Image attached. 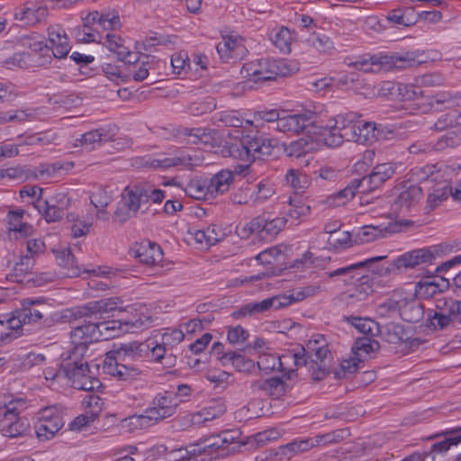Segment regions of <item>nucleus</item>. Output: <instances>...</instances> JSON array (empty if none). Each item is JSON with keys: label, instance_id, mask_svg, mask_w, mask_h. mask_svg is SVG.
Masks as SVG:
<instances>
[{"label": "nucleus", "instance_id": "obj_1", "mask_svg": "<svg viewBox=\"0 0 461 461\" xmlns=\"http://www.w3.org/2000/svg\"><path fill=\"white\" fill-rule=\"evenodd\" d=\"M122 299L119 296L104 298L89 302L82 306L72 309V316L75 319H84L81 325H78L70 332L72 343L87 346L92 342L100 341V333L97 328V320H101L104 313L122 309L120 306Z\"/></svg>", "mask_w": 461, "mask_h": 461}, {"label": "nucleus", "instance_id": "obj_2", "mask_svg": "<svg viewBox=\"0 0 461 461\" xmlns=\"http://www.w3.org/2000/svg\"><path fill=\"white\" fill-rule=\"evenodd\" d=\"M148 349V345L137 341L121 343L109 352L110 356H107L104 360V368L108 374L118 379L131 382L140 375L141 371L136 365H126L124 362L139 360L142 353Z\"/></svg>", "mask_w": 461, "mask_h": 461}, {"label": "nucleus", "instance_id": "obj_3", "mask_svg": "<svg viewBox=\"0 0 461 461\" xmlns=\"http://www.w3.org/2000/svg\"><path fill=\"white\" fill-rule=\"evenodd\" d=\"M429 438L438 440L432 444L429 451L414 452L405 456L404 461H442L448 452L461 461V426L447 429Z\"/></svg>", "mask_w": 461, "mask_h": 461}, {"label": "nucleus", "instance_id": "obj_4", "mask_svg": "<svg viewBox=\"0 0 461 461\" xmlns=\"http://www.w3.org/2000/svg\"><path fill=\"white\" fill-rule=\"evenodd\" d=\"M278 140L263 135L244 136L236 143L230 147L231 156L246 162H255L256 160H266L275 155L277 149Z\"/></svg>", "mask_w": 461, "mask_h": 461}, {"label": "nucleus", "instance_id": "obj_5", "mask_svg": "<svg viewBox=\"0 0 461 461\" xmlns=\"http://www.w3.org/2000/svg\"><path fill=\"white\" fill-rule=\"evenodd\" d=\"M44 312H48L44 299L26 298L22 301V308L13 312L10 318L6 319L8 332H1L3 340L11 341L21 336L23 325L36 322L44 318Z\"/></svg>", "mask_w": 461, "mask_h": 461}, {"label": "nucleus", "instance_id": "obj_6", "mask_svg": "<svg viewBox=\"0 0 461 461\" xmlns=\"http://www.w3.org/2000/svg\"><path fill=\"white\" fill-rule=\"evenodd\" d=\"M183 401L177 399V395H174V393L165 392L164 394H158L153 399V406L148 408L145 414L131 416L124 421H129V424L133 425L134 429L149 427L152 420L158 422L173 416Z\"/></svg>", "mask_w": 461, "mask_h": 461}, {"label": "nucleus", "instance_id": "obj_7", "mask_svg": "<svg viewBox=\"0 0 461 461\" xmlns=\"http://www.w3.org/2000/svg\"><path fill=\"white\" fill-rule=\"evenodd\" d=\"M294 71L295 68L285 59H261L244 64L240 72L244 77L258 83L288 77Z\"/></svg>", "mask_w": 461, "mask_h": 461}, {"label": "nucleus", "instance_id": "obj_8", "mask_svg": "<svg viewBox=\"0 0 461 461\" xmlns=\"http://www.w3.org/2000/svg\"><path fill=\"white\" fill-rule=\"evenodd\" d=\"M420 64L414 52H393L390 55H373L368 59L357 60L349 64L365 72L380 70L389 71L393 68L403 69Z\"/></svg>", "mask_w": 461, "mask_h": 461}, {"label": "nucleus", "instance_id": "obj_9", "mask_svg": "<svg viewBox=\"0 0 461 461\" xmlns=\"http://www.w3.org/2000/svg\"><path fill=\"white\" fill-rule=\"evenodd\" d=\"M62 374L63 377L71 383V386L77 390L91 392L102 386V383L91 371L88 363H80L78 366L72 368L71 371Z\"/></svg>", "mask_w": 461, "mask_h": 461}, {"label": "nucleus", "instance_id": "obj_10", "mask_svg": "<svg viewBox=\"0 0 461 461\" xmlns=\"http://www.w3.org/2000/svg\"><path fill=\"white\" fill-rule=\"evenodd\" d=\"M276 130L288 134L305 133L315 134L318 125L305 113H296L283 116L278 120Z\"/></svg>", "mask_w": 461, "mask_h": 461}, {"label": "nucleus", "instance_id": "obj_11", "mask_svg": "<svg viewBox=\"0 0 461 461\" xmlns=\"http://www.w3.org/2000/svg\"><path fill=\"white\" fill-rule=\"evenodd\" d=\"M249 388L254 394H263L272 399H280L292 388V385L284 378L273 376L267 379L252 381Z\"/></svg>", "mask_w": 461, "mask_h": 461}, {"label": "nucleus", "instance_id": "obj_12", "mask_svg": "<svg viewBox=\"0 0 461 461\" xmlns=\"http://www.w3.org/2000/svg\"><path fill=\"white\" fill-rule=\"evenodd\" d=\"M384 258L385 257L383 256L370 258L361 262L339 267L333 271H329L326 274L328 277L331 279L335 277H341V281L345 285H354L355 280H357V278L361 274L359 271L363 270L366 267H369L375 262L380 261Z\"/></svg>", "mask_w": 461, "mask_h": 461}, {"label": "nucleus", "instance_id": "obj_13", "mask_svg": "<svg viewBox=\"0 0 461 461\" xmlns=\"http://www.w3.org/2000/svg\"><path fill=\"white\" fill-rule=\"evenodd\" d=\"M433 259L428 248L413 249L403 253L392 263V268L401 270L402 268H415L423 264H431Z\"/></svg>", "mask_w": 461, "mask_h": 461}, {"label": "nucleus", "instance_id": "obj_14", "mask_svg": "<svg viewBox=\"0 0 461 461\" xmlns=\"http://www.w3.org/2000/svg\"><path fill=\"white\" fill-rule=\"evenodd\" d=\"M422 197V189L418 185H404L395 198L393 206L402 212L410 211L416 206Z\"/></svg>", "mask_w": 461, "mask_h": 461}, {"label": "nucleus", "instance_id": "obj_15", "mask_svg": "<svg viewBox=\"0 0 461 461\" xmlns=\"http://www.w3.org/2000/svg\"><path fill=\"white\" fill-rule=\"evenodd\" d=\"M456 168L452 166H443L438 167V165H425L422 167H415L411 169V177L418 182L430 180L437 182L449 173H455Z\"/></svg>", "mask_w": 461, "mask_h": 461}, {"label": "nucleus", "instance_id": "obj_16", "mask_svg": "<svg viewBox=\"0 0 461 461\" xmlns=\"http://www.w3.org/2000/svg\"><path fill=\"white\" fill-rule=\"evenodd\" d=\"M48 7L37 3H26L24 7L14 14V19L24 25H34L41 23L48 16Z\"/></svg>", "mask_w": 461, "mask_h": 461}, {"label": "nucleus", "instance_id": "obj_17", "mask_svg": "<svg viewBox=\"0 0 461 461\" xmlns=\"http://www.w3.org/2000/svg\"><path fill=\"white\" fill-rule=\"evenodd\" d=\"M285 218L269 219L259 216L250 221L249 230L251 232H258L262 238L274 237L285 227Z\"/></svg>", "mask_w": 461, "mask_h": 461}, {"label": "nucleus", "instance_id": "obj_18", "mask_svg": "<svg viewBox=\"0 0 461 461\" xmlns=\"http://www.w3.org/2000/svg\"><path fill=\"white\" fill-rule=\"evenodd\" d=\"M361 114L357 113H340L334 117L333 126L343 134L348 141H352L357 136V128Z\"/></svg>", "mask_w": 461, "mask_h": 461}, {"label": "nucleus", "instance_id": "obj_19", "mask_svg": "<svg viewBox=\"0 0 461 461\" xmlns=\"http://www.w3.org/2000/svg\"><path fill=\"white\" fill-rule=\"evenodd\" d=\"M63 425L62 418L59 415L46 416L43 414L35 426V431L41 440H47L52 438Z\"/></svg>", "mask_w": 461, "mask_h": 461}, {"label": "nucleus", "instance_id": "obj_20", "mask_svg": "<svg viewBox=\"0 0 461 461\" xmlns=\"http://www.w3.org/2000/svg\"><path fill=\"white\" fill-rule=\"evenodd\" d=\"M74 347L69 349L67 353H63L61 356L60 363V374L71 371L72 368L78 366L80 363H88L85 360V355L88 349L87 346H82L77 343H73Z\"/></svg>", "mask_w": 461, "mask_h": 461}, {"label": "nucleus", "instance_id": "obj_21", "mask_svg": "<svg viewBox=\"0 0 461 461\" xmlns=\"http://www.w3.org/2000/svg\"><path fill=\"white\" fill-rule=\"evenodd\" d=\"M423 304L415 298L408 299L402 295L401 319L406 322L417 323L423 319Z\"/></svg>", "mask_w": 461, "mask_h": 461}, {"label": "nucleus", "instance_id": "obj_22", "mask_svg": "<svg viewBox=\"0 0 461 461\" xmlns=\"http://www.w3.org/2000/svg\"><path fill=\"white\" fill-rule=\"evenodd\" d=\"M122 304L123 303L120 305L122 309H117V311L131 313V316H126L124 318L120 319L124 332H134L135 330L143 329L145 326H147L150 320L149 317L138 312V311L133 307H123ZM114 311H116V309Z\"/></svg>", "mask_w": 461, "mask_h": 461}, {"label": "nucleus", "instance_id": "obj_23", "mask_svg": "<svg viewBox=\"0 0 461 461\" xmlns=\"http://www.w3.org/2000/svg\"><path fill=\"white\" fill-rule=\"evenodd\" d=\"M429 104L436 111L450 110L456 113V108L461 107V95L458 93L440 92L432 97Z\"/></svg>", "mask_w": 461, "mask_h": 461}, {"label": "nucleus", "instance_id": "obj_24", "mask_svg": "<svg viewBox=\"0 0 461 461\" xmlns=\"http://www.w3.org/2000/svg\"><path fill=\"white\" fill-rule=\"evenodd\" d=\"M312 138H315V141H321L326 146L330 148H336L340 146L346 140L343 134L338 131L333 125L321 127L318 125V131L315 134H312Z\"/></svg>", "mask_w": 461, "mask_h": 461}, {"label": "nucleus", "instance_id": "obj_25", "mask_svg": "<svg viewBox=\"0 0 461 461\" xmlns=\"http://www.w3.org/2000/svg\"><path fill=\"white\" fill-rule=\"evenodd\" d=\"M147 197L146 187L144 186L126 187L121 201L137 214L140 205L147 203Z\"/></svg>", "mask_w": 461, "mask_h": 461}, {"label": "nucleus", "instance_id": "obj_26", "mask_svg": "<svg viewBox=\"0 0 461 461\" xmlns=\"http://www.w3.org/2000/svg\"><path fill=\"white\" fill-rule=\"evenodd\" d=\"M9 423L1 429L2 435L8 438H19L27 435L30 431V423L25 417H20L16 411L12 420H5Z\"/></svg>", "mask_w": 461, "mask_h": 461}, {"label": "nucleus", "instance_id": "obj_27", "mask_svg": "<svg viewBox=\"0 0 461 461\" xmlns=\"http://www.w3.org/2000/svg\"><path fill=\"white\" fill-rule=\"evenodd\" d=\"M316 146L315 138L312 135L306 134L305 137L300 138L297 140L292 141L285 146V151L289 157L300 158L308 152L313 150Z\"/></svg>", "mask_w": 461, "mask_h": 461}, {"label": "nucleus", "instance_id": "obj_28", "mask_svg": "<svg viewBox=\"0 0 461 461\" xmlns=\"http://www.w3.org/2000/svg\"><path fill=\"white\" fill-rule=\"evenodd\" d=\"M134 257L140 262L150 266L159 263L163 258L160 247L155 243L140 245V247L135 250Z\"/></svg>", "mask_w": 461, "mask_h": 461}, {"label": "nucleus", "instance_id": "obj_29", "mask_svg": "<svg viewBox=\"0 0 461 461\" xmlns=\"http://www.w3.org/2000/svg\"><path fill=\"white\" fill-rule=\"evenodd\" d=\"M449 184L446 179H439L435 182L434 185L429 188L427 198V207L433 210L438 207L443 201L448 198Z\"/></svg>", "mask_w": 461, "mask_h": 461}, {"label": "nucleus", "instance_id": "obj_30", "mask_svg": "<svg viewBox=\"0 0 461 461\" xmlns=\"http://www.w3.org/2000/svg\"><path fill=\"white\" fill-rule=\"evenodd\" d=\"M151 452L158 455H165L167 461H197L195 458L196 449L188 450L187 448H175L167 452V447L159 445L150 449Z\"/></svg>", "mask_w": 461, "mask_h": 461}, {"label": "nucleus", "instance_id": "obj_31", "mask_svg": "<svg viewBox=\"0 0 461 461\" xmlns=\"http://www.w3.org/2000/svg\"><path fill=\"white\" fill-rule=\"evenodd\" d=\"M234 176L230 170H221L215 174L209 183V190L211 196L214 194H223L230 189V185L233 183Z\"/></svg>", "mask_w": 461, "mask_h": 461}, {"label": "nucleus", "instance_id": "obj_32", "mask_svg": "<svg viewBox=\"0 0 461 461\" xmlns=\"http://www.w3.org/2000/svg\"><path fill=\"white\" fill-rule=\"evenodd\" d=\"M308 355H312L314 361H323V359H330L331 353L326 344L323 336L319 335L318 339H310L304 348Z\"/></svg>", "mask_w": 461, "mask_h": 461}, {"label": "nucleus", "instance_id": "obj_33", "mask_svg": "<svg viewBox=\"0 0 461 461\" xmlns=\"http://www.w3.org/2000/svg\"><path fill=\"white\" fill-rule=\"evenodd\" d=\"M402 294H394L387 298L376 308V312L380 318H394L401 315Z\"/></svg>", "mask_w": 461, "mask_h": 461}, {"label": "nucleus", "instance_id": "obj_34", "mask_svg": "<svg viewBox=\"0 0 461 461\" xmlns=\"http://www.w3.org/2000/svg\"><path fill=\"white\" fill-rule=\"evenodd\" d=\"M191 158L189 156H174V157H167L161 158H153L146 161L145 165L147 167L158 169H167L172 167H186L191 165L190 163Z\"/></svg>", "mask_w": 461, "mask_h": 461}, {"label": "nucleus", "instance_id": "obj_35", "mask_svg": "<svg viewBox=\"0 0 461 461\" xmlns=\"http://www.w3.org/2000/svg\"><path fill=\"white\" fill-rule=\"evenodd\" d=\"M34 207L41 213L48 222L58 221L64 215L63 207L58 204H50L49 201L38 197L34 202Z\"/></svg>", "mask_w": 461, "mask_h": 461}, {"label": "nucleus", "instance_id": "obj_36", "mask_svg": "<svg viewBox=\"0 0 461 461\" xmlns=\"http://www.w3.org/2000/svg\"><path fill=\"white\" fill-rule=\"evenodd\" d=\"M430 279L431 277H427L426 280L418 282L415 287L416 294L425 298H429L438 292H443L449 287V281L447 278H440L439 285H433L430 282Z\"/></svg>", "mask_w": 461, "mask_h": 461}, {"label": "nucleus", "instance_id": "obj_37", "mask_svg": "<svg viewBox=\"0 0 461 461\" xmlns=\"http://www.w3.org/2000/svg\"><path fill=\"white\" fill-rule=\"evenodd\" d=\"M311 448H312V442L310 441L309 438H305L298 441L294 440L286 445L281 446L272 455L279 456L280 458L284 456L290 458L294 454L304 452L310 450Z\"/></svg>", "mask_w": 461, "mask_h": 461}, {"label": "nucleus", "instance_id": "obj_38", "mask_svg": "<svg viewBox=\"0 0 461 461\" xmlns=\"http://www.w3.org/2000/svg\"><path fill=\"white\" fill-rule=\"evenodd\" d=\"M98 332L100 333V341L108 340L124 333L120 320H111L106 321H96Z\"/></svg>", "mask_w": 461, "mask_h": 461}, {"label": "nucleus", "instance_id": "obj_39", "mask_svg": "<svg viewBox=\"0 0 461 461\" xmlns=\"http://www.w3.org/2000/svg\"><path fill=\"white\" fill-rule=\"evenodd\" d=\"M377 124L373 122H363L359 121L358 127L357 128L356 139L352 141L360 144L373 143L375 141Z\"/></svg>", "mask_w": 461, "mask_h": 461}, {"label": "nucleus", "instance_id": "obj_40", "mask_svg": "<svg viewBox=\"0 0 461 461\" xmlns=\"http://www.w3.org/2000/svg\"><path fill=\"white\" fill-rule=\"evenodd\" d=\"M388 343L398 344L404 340V327L399 323L389 322L383 326L378 332Z\"/></svg>", "mask_w": 461, "mask_h": 461}, {"label": "nucleus", "instance_id": "obj_41", "mask_svg": "<svg viewBox=\"0 0 461 461\" xmlns=\"http://www.w3.org/2000/svg\"><path fill=\"white\" fill-rule=\"evenodd\" d=\"M461 143V124L455 125L451 130L438 140L434 144L436 150H443L447 148H454Z\"/></svg>", "mask_w": 461, "mask_h": 461}, {"label": "nucleus", "instance_id": "obj_42", "mask_svg": "<svg viewBox=\"0 0 461 461\" xmlns=\"http://www.w3.org/2000/svg\"><path fill=\"white\" fill-rule=\"evenodd\" d=\"M395 174V167L392 163H383L376 165L368 175L373 181V185L378 188L386 180L390 179Z\"/></svg>", "mask_w": 461, "mask_h": 461}, {"label": "nucleus", "instance_id": "obj_43", "mask_svg": "<svg viewBox=\"0 0 461 461\" xmlns=\"http://www.w3.org/2000/svg\"><path fill=\"white\" fill-rule=\"evenodd\" d=\"M346 320L365 335L373 337L380 331L379 324L371 319L349 316L346 317Z\"/></svg>", "mask_w": 461, "mask_h": 461}, {"label": "nucleus", "instance_id": "obj_44", "mask_svg": "<svg viewBox=\"0 0 461 461\" xmlns=\"http://www.w3.org/2000/svg\"><path fill=\"white\" fill-rule=\"evenodd\" d=\"M225 411V407L222 404L213 402L212 405L205 407L194 414L192 421L193 423H204L221 416Z\"/></svg>", "mask_w": 461, "mask_h": 461}, {"label": "nucleus", "instance_id": "obj_45", "mask_svg": "<svg viewBox=\"0 0 461 461\" xmlns=\"http://www.w3.org/2000/svg\"><path fill=\"white\" fill-rule=\"evenodd\" d=\"M355 282H357V284H356L354 292L350 294V297L363 301L374 292L373 279L369 276L360 274Z\"/></svg>", "mask_w": 461, "mask_h": 461}, {"label": "nucleus", "instance_id": "obj_46", "mask_svg": "<svg viewBox=\"0 0 461 461\" xmlns=\"http://www.w3.org/2000/svg\"><path fill=\"white\" fill-rule=\"evenodd\" d=\"M221 358L230 362L239 372H250L255 367L253 360L234 351L226 352Z\"/></svg>", "mask_w": 461, "mask_h": 461}, {"label": "nucleus", "instance_id": "obj_47", "mask_svg": "<svg viewBox=\"0 0 461 461\" xmlns=\"http://www.w3.org/2000/svg\"><path fill=\"white\" fill-rule=\"evenodd\" d=\"M272 301L269 298L264 299L261 302L249 303L243 305L234 314L239 317H245L247 315H254L256 313L265 312L272 308Z\"/></svg>", "mask_w": 461, "mask_h": 461}, {"label": "nucleus", "instance_id": "obj_48", "mask_svg": "<svg viewBox=\"0 0 461 461\" xmlns=\"http://www.w3.org/2000/svg\"><path fill=\"white\" fill-rule=\"evenodd\" d=\"M379 348V342L369 337H362L357 339L352 348L355 355H357L359 357L362 356V353L368 355L369 353L378 351Z\"/></svg>", "mask_w": 461, "mask_h": 461}, {"label": "nucleus", "instance_id": "obj_49", "mask_svg": "<svg viewBox=\"0 0 461 461\" xmlns=\"http://www.w3.org/2000/svg\"><path fill=\"white\" fill-rule=\"evenodd\" d=\"M326 232L330 233L328 244L334 249H342L350 247L352 244L351 234L348 231H334L326 228Z\"/></svg>", "mask_w": 461, "mask_h": 461}, {"label": "nucleus", "instance_id": "obj_50", "mask_svg": "<svg viewBox=\"0 0 461 461\" xmlns=\"http://www.w3.org/2000/svg\"><path fill=\"white\" fill-rule=\"evenodd\" d=\"M271 40L281 52L289 53L291 51L292 33L288 28L282 27Z\"/></svg>", "mask_w": 461, "mask_h": 461}, {"label": "nucleus", "instance_id": "obj_51", "mask_svg": "<svg viewBox=\"0 0 461 461\" xmlns=\"http://www.w3.org/2000/svg\"><path fill=\"white\" fill-rule=\"evenodd\" d=\"M160 65H165V62L158 61L156 64H152L149 60H142L140 64L138 63V66L135 68H132L130 73L135 81H143L144 79L149 78V72L155 70L156 66L159 68Z\"/></svg>", "mask_w": 461, "mask_h": 461}, {"label": "nucleus", "instance_id": "obj_52", "mask_svg": "<svg viewBox=\"0 0 461 461\" xmlns=\"http://www.w3.org/2000/svg\"><path fill=\"white\" fill-rule=\"evenodd\" d=\"M185 194L196 200H207L211 197L209 185L201 184L200 182H191L185 188Z\"/></svg>", "mask_w": 461, "mask_h": 461}, {"label": "nucleus", "instance_id": "obj_53", "mask_svg": "<svg viewBox=\"0 0 461 461\" xmlns=\"http://www.w3.org/2000/svg\"><path fill=\"white\" fill-rule=\"evenodd\" d=\"M237 47V41L230 36L223 37L222 41L216 45V50L220 56V59L227 62L231 57L232 52Z\"/></svg>", "mask_w": 461, "mask_h": 461}, {"label": "nucleus", "instance_id": "obj_54", "mask_svg": "<svg viewBox=\"0 0 461 461\" xmlns=\"http://www.w3.org/2000/svg\"><path fill=\"white\" fill-rule=\"evenodd\" d=\"M382 234V230L377 227L369 225L362 227L355 236L356 243H368L378 239Z\"/></svg>", "mask_w": 461, "mask_h": 461}, {"label": "nucleus", "instance_id": "obj_55", "mask_svg": "<svg viewBox=\"0 0 461 461\" xmlns=\"http://www.w3.org/2000/svg\"><path fill=\"white\" fill-rule=\"evenodd\" d=\"M50 50H52L53 56L58 59H66L70 50V45L66 33H62L60 41H49Z\"/></svg>", "mask_w": 461, "mask_h": 461}, {"label": "nucleus", "instance_id": "obj_56", "mask_svg": "<svg viewBox=\"0 0 461 461\" xmlns=\"http://www.w3.org/2000/svg\"><path fill=\"white\" fill-rule=\"evenodd\" d=\"M113 198L104 186H98L91 193L90 202L97 209L106 207Z\"/></svg>", "mask_w": 461, "mask_h": 461}, {"label": "nucleus", "instance_id": "obj_57", "mask_svg": "<svg viewBox=\"0 0 461 461\" xmlns=\"http://www.w3.org/2000/svg\"><path fill=\"white\" fill-rule=\"evenodd\" d=\"M285 180L295 192H302L308 185L307 176L297 170L290 169L285 175Z\"/></svg>", "mask_w": 461, "mask_h": 461}, {"label": "nucleus", "instance_id": "obj_58", "mask_svg": "<svg viewBox=\"0 0 461 461\" xmlns=\"http://www.w3.org/2000/svg\"><path fill=\"white\" fill-rule=\"evenodd\" d=\"M402 133L394 127H388L383 124H377L375 141L378 140H393L402 139Z\"/></svg>", "mask_w": 461, "mask_h": 461}, {"label": "nucleus", "instance_id": "obj_59", "mask_svg": "<svg viewBox=\"0 0 461 461\" xmlns=\"http://www.w3.org/2000/svg\"><path fill=\"white\" fill-rule=\"evenodd\" d=\"M257 366L259 370L265 372L273 371L276 368L280 371L284 370L282 358H276V357L271 355H265L263 357H260V359L257 362Z\"/></svg>", "mask_w": 461, "mask_h": 461}, {"label": "nucleus", "instance_id": "obj_60", "mask_svg": "<svg viewBox=\"0 0 461 461\" xmlns=\"http://www.w3.org/2000/svg\"><path fill=\"white\" fill-rule=\"evenodd\" d=\"M218 121L226 127L240 128L243 125V118L237 111H225L219 114Z\"/></svg>", "mask_w": 461, "mask_h": 461}, {"label": "nucleus", "instance_id": "obj_61", "mask_svg": "<svg viewBox=\"0 0 461 461\" xmlns=\"http://www.w3.org/2000/svg\"><path fill=\"white\" fill-rule=\"evenodd\" d=\"M53 252L55 253V258L59 266L68 269L77 267L76 258L71 253L70 249H63Z\"/></svg>", "mask_w": 461, "mask_h": 461}, {"label": "nucleus", "instance_id": "obj_62", "mask_svg": "<svg viewBox=\"0 0 461 461\" xmlns=\"http://www.w3.org/2000/svg\"><path fill=\"white\" fill-rule=\"evenodd\" d=\"M307 42L321 52H326L333 49L332 41L324 34H313L307 40Z\"/></svg>", "mask_w": 461, "mask_h": 461}, {"label": "nucleus", "instance_id": "obj_63", "mask_svg": "<svg viewBox=\"0 0 461 461\" xmlns=\"http://www.w3.org/2000/svg\"><path fill=\"white\" fill-rule=\"evenodd\" d=\"M281 437L280 431L276 429H269L261 432H258L252 436L253 441L256 444V447H259L270 441L276 440Z\"/></svg>", "mask_w": 461, "mask_h": 461}, {"label": "nucleus", "instance_id": "obj_64", "mask_svg": "<svg viewBox=\"0 0 461 461\" xmlns=\"http://www.w3.org/2000/svg\"><path fill=\"white\" fill-rule=\"evenodd\" d=\"M457 124H461V122L457 120L456 115L452 113H447L446 114L441 115L433 124L431 129L437 131H441L447 130V128H453L455 125Z\"/></svg>", "mask_w": 461, "mask_h": 461}]
</instances>
